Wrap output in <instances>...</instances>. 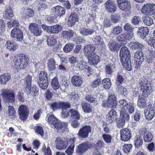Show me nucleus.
I'll return each instance as SVG.
<instances>
[{"label":"nucleus","mask_w":155,"mask_h":155,"mask_svg":"<svg viewBox=\"0 0 155 155\" xmlns=\"http://www.w3.org/2000/svg\"><path fill=\"white\" fill-rule=\"evenodd\" d=\"M15 65L21 69H24L28 66L29 63L28 56L24 54H20L15 56L13 60Z\"/></svg>","instance_id":"1"},{"label":"nucleus","mask_w":155,"mask_h":155,"mask_svg":"<svg viewBox=\"0 0 155 155\" xmlns=\"http://www.w3.org/2000/svg\"><path fill=\"white\" fill-rule=\"evenodd\" d=\"M1 92L4 101L11 103L15 102V94L12 90L8 89H2L1 90Z\"/></svg>","instance_id":"2"},{"label":"nucleus","mask_w":155,"mask_h":155,"mask_svg":"<svg viewBox=\"0 0 155 155\" xmlns=\"http://www.w3.org/2000/svg\"><path fill=\"white\" fill-rule=\"evenodd\" d=\"M51 12L55 18H60L65 14V9L64 7L58 5L51 8Z\"/></svg>","instance_id":"3"},{"label":"nucleus","mask_w":155,"mask_h":155,"mask_svg":"<svg viewBox=\"0 0 155 155\" xmlns=\"http://www.w3.org/2000/svg\"><path fill=\"white\" fill-rule=\"evenodd\" d=\"M96 47L93 45H86L84 48H105V45L103 42L102 38L100 36H96L94 40Z\"/></svg>","instance_id":"4"},{"label":"nucleus","mask_w":155,"mask_h":155,"mask_svg":"<svg viewBox=\"0 0 155 155\" xmlns=\"http://www.w3.org/2000/svg\"><path fill=\"white\" fill-rule=\"evenodd\" d=\"M141 13L147 15H152L155 12V5L147 4L144 5L141 10Z\"/></svg>","instance_id":"5"},{"label":"nucleus","mask_w":155,"mask_h":155,"mask_svg":"<svg viewBox=\"0 0 155 155\" xmlns=\"http://www.w3.org/2000/svg\"><path fill=\"white\" fill-rule=\"evenodd\" d=\"M29 110L27 106L20 105L18 108V113L19 118L22 121L25 120L28 118Z\"/></svg>","instance_id":"6"},{"label":"nucleus","mask_w":155,"mask_h":155,"mask_svg":"<svg viewBox=\"0 0 155 155\" xmlns=\"http://www.w3.org/2000/svg\"><path fill=\"white\" fill-rule=\"evenodd\" d=\"M11 36L13 40L21 42L23 39L22 32L17 28H14L12 29L11 32Z\"/></svg>","instance_id":"7"},{"label":"nucleus","mask_w":155,"mask_h":155,"mask_svg":"<svg viewBox=\"0 0 155 155\" xmlns=\"http://www.w3.org/2000/svg\"><path fill=\"white\" fill-rule=\"evenodd\" d=\"M55 143L56 148L59 150L66 148L68 144V142L65 139L59 137L56 138Z\"/></svg>","instance_id":"8"},{"label":"nucleus","mask_w":155,"mask_h":155,"mask_svg":"<svg viewBox=\"0 0 155 155\" xmlns=\"http://www.w3.org/2000/svg\"><path fill=\"white\" fill-rule=\"evenodd\" d=\"M91 131V127L89 125H85L79 129L78 132V137L81 139L87 137Z\"/></svg>","instance_id":"9"},{"label":"nucleus","mask_w":155,"mask_h":155,"mask_svg":"<svg viewBox=\"0 0 155 155\" xmlns=\"http://www.w3.org/2000/svg\"><path fill=\"white\" fill-rule=\"evenodd\" d=\"M139 134L144 135L143 140L146 142H150L152 140L153 135L147 128L140 129L139 131Z\"/></svg>","instance_id":"10"},{"label":"nucleus","mask_w":155,"mask_h":155,"mask_svg":"<svg viewBox=\"0 0 155 155\" xmlns=\"http://www.w3.org/2000/svg\"><path fill=\"white\" fill-rule=\"evenodd\" d=\"M29 29L34 36H40L42 32L41 28L38 27L36 24L31 23L29 25Z\"/></svg>","instance_id":"11"},{"label":"nucleus","mask_w":155,"mask_h":155,"mask_svg":"<svg viewBox=\"0 0 155 155\" xmlns=\"http://www.w3.org/2000/svg\"><path fill=\"white\" fill-rule=\"evenodd\" d=\"M144 114L146 118L148 120H152L153 117L155 113L154 107L152 104H150L144 110Z\"/></svg>","instance_id":"12"},{"label":"nucleus","mask_w":155,"mask_h":155,"mask_svg":"<svg viewBox=\"0 0 155 155\" xmlns=\"http://www.w3.org/2000/svg\"><path fill=\"white\" fill-rule=\"evenodd\" d=\"M104 7L108 13H112L117 10V6L114 2L110 0H108L104 4Z\"/></svg>","instance_id":"13"},{"label":"nucleus","mask_w":155,"mask_h":155,"mask_svg":"<svg viewBox=\"0 0 155 155\" xmlns=\"http://www.w3.org/2000/svg\"><path fill=\"white\" fill-rule=\"evenodd\" d=\"M107 121L109 123H112L117 120L118 118L117 113L115 110L112 109L109 111L106 115Z\"/></svg>","instance_id":"14"},{"label":"nucleus","mask_w":155,"mask_h":155,"mask_svg":"<svg viewBox=\"0 0 155 155\" xmlns=\"http://www.w3.org/2000/svg\"><path fill=\"white\" fill-rule=\"evenodd\" d=\"M134 60L138 66H140L144 61V57L143 52L141 51H137L134 55Z\"/></svg>","instance_id":"15"},{"label":"nucleus","mask_w":155,"mask_h":155,"mask_svg":"<svg viewBox=\"0 0 155 155\" xmlns=\"http://www.w3.org/2000/svg\"><path fill=\"white\" fill-rule=\"evenodd\" d=\"M87 18L86 20V24L88 27H92L94 24V19L95 18V13H89L87 15Z\"/></svg>","instance_id":"16"},{"label":"nucleus","mask_w":155,"mask_h":155,"mask_svg":"<svg viewBox=\"0 0 155 155\" xmlns=\"http://www.w3.org/2000/svg\"><path fill=\"white\" fill-rule=\"evenodd\" d=\"M78 15L76 13L71 12L69 17V20L68 22V26L72 27L74 25L76 21H78Z\"/></svg>","instance_id":"17"},{"label":"nucleus","mask_w":155,"mask_h":155,"mask_svg":"<svg viewBox=\"0 0 155 155\" xmlns=\"http://www.w3.org/2000/svg\"><path fill=\"white\" fill-rule=\"evenodd\" d=\"M34 80L37 83L38 86L42 90H46L47 88L48 85V80L45 79L43 80H38V78H35Z\"/></svg>","instance_id":"18"},{"label":"nucleus","mask_w":155,"mask_h":155,"mask_svg":"<svg viewBox=\"0 0 155 155\" xmlns=\"http://www.w3.org/2000/svg\"><path fill=\"white\" fill-rule=\"evenodd\" d=\"M88 149V147L87 143H82L77 147L76 152L79 155H82Z\"/></svg>","instance_id":"19"},{"label":"nucleus","mask_w":155,"mask_h":155,"mask_svg":"<svg viewBox=\"0 0 155 155\" xmlns=\"http://www.w3.org/2000/svg\"><path fill=\"white\" fill-rule=\"evenodd\" d=\"M71 81L72 85L76 87H80L83 81V79L80 77L76 75L72 77Z\"/></svg>","instance_id":"20"},{"label":"nucleus","mask_w":155,"mask_h":155,"mask_svg":"<svg viewBox=\"0 0 155 155\" xmlns=\"http://www.w3.org/2000/svg\"><path fill=\"white\" fill-rule=\"evenodd\" d=\"M22 10H23V12L22 13V17L23 18H28L34 15V11L28 7L23 8Z\"/></svg>","instance_id":"21"},{"label":"nucleus","mask_w":155,"mask_h":155,"mask_svg":"<svg viewBox=\"0 0 155 155\" xmlns=\"http://www.w3.org/2000/svg\"><path fill=\"white\" fill-rule=\"evenodd\" d=\"M24 91L28 95L31 94L32 96H35L38 94V88L36 85H34L32 87H30L28 89L24 90Z\"/></svg>","instance_id":"22"},{"label":"nucleus","mask_w":155,"mask_h":155,"mask_svg":"<svg viewBox=\"0 0 155 155\" xmlns=\"http://www.w3.org/2000/svg\"><path fill=\"white\" fill-rule=\"evenodd\" d=\"M75 139V138H73L69 140L68 143L70 144L69 146L65 151V153L68 155H71L73 153Z\"/></svg>","instance_id":"23"},{"label":"nucleus","mask_w":155,"mask_h":155,"mask_svg":"<svg viewBox=\"0 0 155 155\" xmlns=\"http://www.w3.org/2000/svg\"><path fill=\"white\" fill-rule=\"evenodd\" d=\"M88 58L89 62L91 65H96L100 61L99 57L98 54L93 56H89Z\"/></svg>","instance_id":"24"},{"label":"nucleus","mask_w":155,"mask_h":155,"mask_svg":"<svg viewBox=\"0 0 155 155\" xmlns=\"http://www.w3.org/2000/svg\"><path fill=\"white\" fill-rule=\"evenodd\" d=\"M14 14L11 7H8L5 10L4 14V18L6 20H10L13 17Z\"/></svg>","instance_id":"25"},{"label":"nucleus","mask_w":155,"mask_h":155,"mask_svg":"<svg viewBox=\"0 0 155 155\" xmlns=\"http://www.w3.org/2000/svg\"><path fill=\"white\" fill-rule=\"evenodd\" d=\"M134 29V27L130 24L127 23V40H130L133 38Z\"/></svg>","instance_id":"26"},{"label":"nucleus","mask_w":155,"mask_h":155,"mask_svg":"<svg viewBox=\"0 0 155 155\" xmlns=\"http://www.w3.org/2000/svg\"><path fill=\"white\" fill-rule=\"evenodd\" d=\"M149 33L147 27H141L139 28L137 32V35L142 39H144Z\"/></svg>","instance_id":"27"},{"label":"nucleus","mask_w":155,"mask_h":155,"mask_svg":"<svg viewBox=\"0 0 155 155\" xmlns=\"http://www.w3.org/2000/svg\"><path fill=\"white\" fill-rule=\"evenodd\" d=\"M126 49H120V61L123 67L126 69Z\"/></svg>","instance_id":"28"},{"label":"nucleus","mask_w":155,"mask_h":155,"mask_svg":"<svg viewBox=\"0 0 155 155\" xmlns=\"http://www.w3.org/2000/svg\"><path fill=\"white\" fill-rule=\"evenodd\" d=\"M62 29V27L59 25L57 24L50 27L49 33L57 34Z\"/></svg>","instance_id":"29"},{"label":"nucleus","mask_w":155,"mask_h":155,"mask_svg":"<svg viewBox=\"0 0 155 155\" xmlns=\"http://www.w3.org/2000/svg\"><path fill=\"white\" fill-rule=\"evenodd\" d=\"M70 120H79L80 118V115L78 112L75 110L70 109L69 110Z\"/></svg>","instance_id":"30"},{"label":"nucleus","mask_w":155,"mask_h":155,"mask_svg":"<svg viewBox=\"0 0 155 155\" xmlns=\"http://www.w3.org/2000/svg\"><path fill=\"white\" fill-rule=\"evenodd\" d=\"M24 82V85L25 87V89H28L29 87H31V82L32 81V76L28 75L24 79L22 80Z\"/></svg>","instance_id":"31"},{"label":"nucleus","mask_w":155,"mask_h":155,"mask_svg":"<svg viewBox=\"0 0 155 155\" xmlns=\"http://www.w3.org/2000/svg\"><path fill=\"white\" fill-rule=\"evenodd\" d=\"M141 135H137L134 138V143L136 148L141 147L143 144V141Z\"/></svg>","instance_id":"32"},{"label":"nucleus","mask_w":155,"mask_h":155,"mask_svg":"<svg viewBox=\"0 0 155 155\" xmlns=\"http://www.w3.org/2000/svg\"><path fill=\"white\" fill-rule=\"evenodd\" d=\"M81 107L83 111L85 113H89L92 111V106L87 103H82L81 104Z\"/></svg>","instance_id":"33"},{"label":"nucleus","mask_w":155,"mask_h":155,"mask_svg":"<svg viewBox=\"0 0 155 155\" xmlns=\"http://www.w3.org/2000/svg\"><path fill=\"white\" fill-rule=\"evenodd\" d=\"M11 79L10 74L8 73L4 74L0 76V84H5Z\"/></svg>","instance_id":"34"},{"label":"nucleus","mask_w":155,"mask_h":155,"mask_svg":"<svg viewBox=\"0 0 155 155\" xmlns=\"http://www.w3.org/2000/svg\"><path fill=\"white\" fill-rule=\"evenodd\" d=\"M108 104H110L111 107H116L117 105V98L114 94L109 96L108 99Z\"/></svg>","instance_id":"35"},{"label":"nucleus","mask_w":155,"mask_h":155,"mask_svg":"<svg viewBox=\"0 0 155 155\" xmlns=\"http://www.w3.org/2000/svg\"><path fill=\"white\" fill-rule=\"evenodd\" d=\"M68 123L67 122H64L60 121L58 120V121H57L53 125V127L58 130L62 129V128H64L67 126Z\"/></svg>","instance_id":"36"},{"label":"nucleus","mask_w":155,"mask_h":155,"mask_svg":"<svg viewBox=\"0 0 155 155\" xmlns=\"http://www.w3.org/2000/svg\"><path fill=\"white\" fill-rule=\"evenodd\" d=\"M74 34V32L71 30H69V31H63L61 33L63 37L67 40H69L73 37Z\"/></svg>","instance_id":"37"},{"label":"nucleus","mask_w":155,"mask_h":155,"mask_svg":"<svg viewBox=\"0 0 155 155\" xmlns=\"http://www.w3.org/2000/svg\"><path fill=\"white\" fill-rule=\"evenodd\" d=\"M80 33L84 36H88L92 35L94 32L93 29L83 28L80 30Z\"/></svg>","instance_id":"38"},{"label":"nucleus","mask_w":155,"mask_h":155,"mask_svg":"<svg viewBox=\"0 0 155 155\" xmlns=\"http://www.w3.org/2000/svg\"><path fill=\"white\" fill-rule=\"evenodd\" d=\"M140 90L144 95L145 93H149L152 89L151 84L150 83L146 84L145 85L140 87Z\"/></svg>","instance_id":"39"},{"label":"nucleus","mask_w":155,"mask_h":155,"mask_svg":"<svg viewBox=\"0 0 155 155\" xmlns=\"http://www.w3.org/2000/svg\"><path fill=\"white\" fill-rule=\"evenodd\" d=\"M119 103L120 104V107H122L120 111V115L124 117L125 114L126 113V101L125 99L121 100L119 101Z\"/></svg>","instance_id":"40"},{"label":"nucleus","mask_w":155,"mask_h":155,"mask_svg":"<svg viewBox=\"0 0 155 155\" xmlns=\"http://www.w3.org/2000/svg\"><path fill=\"white\" fill-rule=\"evenodd\" d=\"M7 113L9 116L12 117V119H14L16 114V111L14 107L12 106L8 107Z\"/></svg>","instance_id":"41"},{"label":"nucleus","mask_w":155,"mask_h":155,"mask_svg":"<svg viewBox=\"0 0 155 155\" xmlns=\"http://www.w3.org/2000/svg\"><path fill=\"white\" fill-rule=\"evenodd\" d=\"M55 65V62L54 59L51 58L48 60V67L50 71L55 70L56 69Z\"/></svg>","instance_id":"42"},{"label":"nucleus","mask_w":155,"mask_h":155,"mask_svg":"<svg viewBox=\"0 0 155 155\" xmlns=\"http://www.w3.org/2000/svg\"><path fill=\"white\" fill-rule=\"evenodd\" d=\"M102 83L103 87L106 89H109L111 85V80L108 78H106L103 80Z\"/></svg>","instance_id":"43"},{"label":"nucleus","mask_w":155,"mask_h":155,"mask_svg":"<svg viewBox=\"0 0 155 155\" xmlns=\"http://www.w3.org/2000/svg\"><path fill=\"white\" fill-rule=\"evenodd\" d=\"M124 78L120 73H118L115 79V84L117 86L121 85L123 83Z\"/></svg>","instance_id":"44"},{"label":"nucleus","mask_w":155,"mask_h":155,"mask_svg":"<svg viewBox=\"0 0 155 155\" xmlns=\"http://www.w3.org/2000/svg\"><path fill=\"white\" fill-rule=\"evenodd\" d=\"M129 47L132 48H141L144 47V45L137 42H131L129 44Z\"/></svg>","instance_id":"45"},{"label":"nucleus","mask_w":155,"mask_h":155,"mask_svg":"<svg viewBox=\"0 0 155 155\" xmlns=\"http://www.w3.org/2000/svg\"><path fill=\"white\" fill-rule=\"evenodd\" d=\"M114 67L112 64H109L106 66L105 71L106 74L111 75L114 71Z\"/></svg>","instance_id":"46"},{"label":"nucleus","mask_w":155,"mask_h":155,"mask_svg":"<svg viewBox=\"0 0 155 155\" xmlns=\"http://www.w3.org/2000/svg\"><path fill=\"white\" fill-rule=\"evenodd\" d=\"M126 113L125 114L124 117L120 115V120L117 121V126L119 128L123 127L125 124V120L126 119Z\"/></svg>","instance_id":"47"},{"label":"nucleus","mask_w":155,"mask_h":155,"mask_svg":"<svg viewBox=\"0 0 155 155\" xmlns=\"http://www.w3.org/2000/svg\"><path fill=\"white\" fill-rule=\"evenodd\" d=\"M85 55L87 56L88 58L89 56H93L98 54L97 53L96 49H84Z\"/></svg>","instance_id":"48"},{"label":"nucleus","mask_w":155,"mask_h":155,"mask_svg":"<svg viewBox=\"0 0 155 155\" xmlns=\"http://www.w3.org/2000/svg\"><path fill=\"white\" fill-rule=\"evenodd\" d=\"M47 118L48 122L53 126L57 121H58V119L53 114L48 115Z\"/></svg>","instance_id":"49"},{"label":"nucleus","mask_w":155,"mask_h":155,"mask_svg":"<svg viewBox=\"0 0 155 155\" xmlns=\"http://www.w3.org/2000/svg\"><path fill=\"white\" fill-rule=\"evenodd\" d=\"M5 46L7 48H18L17 45L12 41H7Z\"/></svg>","instance_id":"50"},{"label":"nucleus","mask_w":155,"mask_h":155,"mask_svg":"<svg viewBox=\"0 0 155 155\" xmlns=\"http://www.w3.org/2000/svg\"><path fill=\"white\" fill-rule=\"evenodd\" d=\"M104 145L105 143L103 141L101 140L98 141L94 145V150H99L101 148L104 147Z\"/></svg>","instance_id":"51"},{"label":"nucleus","mask_w":155,"mask_h":155,"mask_svg":"<svg viewBox=\"0 0 155 155\" xmlns=\"http://www.w3.org/2000/svg\"><path fill=\"white\" fill-rule=\"evenodd\" d=\"M137 105L141 108L145 107L147 105L146 101L142 97H139L138 100Z\"/></svg>","instance_id":"52"},{"label":"nucleus","mask_w":155,"mask_h":155,"mask_svg":"<svg viewBox=\"0 0 155 155\" xmlns=\"http://www.w3.org/2000/svg\"><path fill=\"white\" fill-rule=\"evenodd\" d=\"M51 84L53 88L54 89H57L59 88L60 85L57 77H55L52 80Z\"/></svg>","instance_id":"53"},{"label":"nucleus","mask_w":155,"mask_h":155,"mask_svg":"<svg viewBox=\"0 0 155 155\" xmlns=\"http://www.w3.org/2000/svg\"><path fill=\"white\" fill-rule=\"evenodd\" d=\"M50 108L53 111H54L58 109H60V102H53L49 104Z\"/></svg>","instance_id":"54"},{"label":"nucleus","mask_w":155,"mask_h":155,"mask_svg":"<svg viewBox=\"0 0 155 155\" xmlns=\"http://www.w3.org/2000/svg\"><path fill=\"white\" fill-rule=\"evenodd\" d=\"M118 7L122 10L126 9V0H117Z\"/></svg>","instance_id":"55"},{"label":"nucleus","mask_w":155,"mask_h":155,"mask_svg":"<svg viewBox=\"0 0 155 155\" xmlns=\"http://www.w3.org/2000/svg\"><path fill=\"white\" fill-rule=\"evenodd\" d=\"M85 100L90 103H95L97 102L96 98L94 97L92 94H88L85 97Z\"/></svg>","instance_id":"56"},{"label":"nucleus","mask_w":155,"mask_h":155,"mask_svg":"<svg viewBox=\"0 0 155 155\" xmlns=\"http://www.w3.org/2000/svg\"><path fill=\"white\" fill-rule=\"evenodd\" d=\"M37 78H38V80H43L45 79L48 80L47 73L44 71H41L40 74L37 76Z\"/></svg>","instance_id":"57"},{"label":"nucleus","mask_w":155,"mask_h":155,"mask_svg":"<svg viewBox=\"0 0 155 155\" xmlns=\"http://www.w3.org/2000/svg\"><path fill=\"white\" fill-rule=\"evenodd\" d=\"M143 21L147 26H150L153 23V19L148 16H146L144 18Z\"/></svg>","instance_id":"58"},{"label":"nucleus","mask_w":155,"mask_h":155,"mask_svg":"<svg viewBox=\"0 0 155 155\" xmlns=\"http://www.w3.org/2000/svg\"><path fill=\"white\" fill-rule=\"evenodd\" d=\"M60 107L62 110H66L67 108L71 107L70 104L69 102H60Z\"/></svg>","instance_id":"59"},{"label":"nucleus","mask_w":155,"mask_h":155,"mask_svg":"<svg viewBox=\"0 0 155 155\" xmlns=\"http://www.w3.org/2000/svg\"><path fill=\"white\" fill-rule=\"evenodd\" d=\"M102 137L105 142L107 143H110L111 142L112 137L111 136L106 134H102Z\"/></svg>","instance_id":"60"},{"label":"nucleus","mask_w":155,"mask_h":155,"mask_svg":"<svg viewBox=\"0 0 155 155\" xmlns=\"http://www.w3.org/2000/svg\"><path fill=\"white\" fill-rule=\"evenodd\" d=\"M61 84L62 86H64L65 88H67L68 84L67 83V79L63 76H61Z\"/></svg>","instance_id":"61"},{"label":"nucleus","mask_w":155,"mask_h":155,"mask_svg":"<svg viewBox=\"0 0 155 155\" xmlns=\"http://www.w3.org/2000/svg\"><path fill=\"white\" fill-rule=\"evenodd\" d=\"M127 111L130 114L133 113L134 111V104L130 103L129 104H127Z\"/></svg>","instance_id":"62"},{"label":"nucleus","mask_w":155,"mask_h":155,"mask_svg":"<svg viewBox=\"0 0 155 155\" xmlns=\"http://www.w3.org/2000/svg\"><path fill=\"white\" fill-rule=\"evenodd\" d=\"M132 23L135 25H137L141 22V18L137 15L134 16L131 19Z\"/></svg>","instance_id":"63"},{"label":"nucleus","mask_w":155,"mask_h":155,"mask_svg":"<svg viewBox=\"0 0 155 155\" xmlns=\"http://www.w3.org/2000/svg\"><path fill=\"white\" fill-rule=\"evenodd\" d=\"M46 22L49 23H51L54 22V17L50 15H45L44 17Z\"/></svg>","instance_id":"64"}]
</instances>
